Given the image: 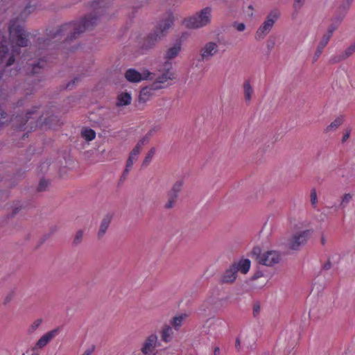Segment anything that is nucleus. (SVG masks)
I'll use <instances>...</instances> for the list:
<instances>
[{"instance_id":"7c9ffc66","label":"nucleus","mask_w":355,"mask_h":355,"mask_svg":"<svg viewBox=\"0 0 355 355\" xmlns=\"http://www.w3.org/2000/svg\"><path fill=\"white\" fill-rule=\"evenodd\" d=\"M155 153V148H151L150 149V150L148 151V153H147L146 157L144 158V159L142 162L143 166H146L149 164V163L150 162L152 157H153Z\"/></svg>"},{"instance_id":"603ef678","label":"nucleus","mask_w":355,"mask_h":355,"mask_svg":"<svg viewBox=\"0 0 355 355\" xmlns=\"http://www.w3.org/2000/svg\"><path fill=\"white\" fill-rule=\"evenodd\" d=\"M79 80V78H75L73 80L70 81L67 85V89H71L73 85L76 83V82L78 81Z\"/></svg>"},{"instance_id":"49530a36","label":"nucleus","mask_w":355,"mask_h":355,"mask_svg":"<svg viewBox=\"0 0 355 355\" xmlns=\"http://www.w3.org/2000/svg\"><path fill=\"white\" fill-rule=\"evenodd\" d=\"M141 150V149L139 148V146H135L130 152V155L136 157L140 153Z\"/></svg>"},{"instance_id":"de8ad7c7","label":"nucleus","mask_w":355,"mask_h":355,"mask_svg":"<svg viewBox=\"0 0 355 355\" xmlns=\"http://www.w3.org/2000/svg\"><path fill=\"white\" fill-rule=\"evenodd\" d=\"M331 267H332V263H331L330 259L329 258L327 259V261L322 266V269L324 270H328L331 269Z\"/></svg>"},{"instance_id":"f3484780","label":"nucleus","mask_w":355,"mask_h":355,"mask_svg":"<svg viewBox=\"0 0 355 355\" xmlns=\"http://www.w3.org/2000/svg\"><path fill=\"white\" fill-rule=\"evenodd\" d=\"M161 88L162 87L159 85H157V83H153L150 86L142 88L139 95V103H146L152 96L153 91Z\"/></svg>"},{"instance_id":"37998d69","label":"nucleus","mask_w":355,"mask_h":355,"mask_svg":"<svg viewBox=\"0 0 355 355\" xmlns=\"http://www.w3.org/2000/svg\"><path fill=\"white\" fill-rule=\"evenodd\" d=\"M234 28H235L238 31H243L245 28V25L243 23H238L234 22L233 24Z\"/></svg>"},{"instance_id":"4be33fe9","label":"nucleus","mask_w":355,"mask_h":355,"mask_svg":"<svg viewBox=\"0 0 355 355\" xmlns=\"http://www.w3.org/2000/svg\"><path fill=\"white\" fill-rule=\"evenodd\" d=\"M330 40L327 39V37L322 36L321 40L320 41L318 46L317 47V49L315 52L314 56H313V62H315L318 58L320 56V55L322 53L323 49L324 47L327 45L329 41Z\"/></svg>"},{"instance_id":"f704fd0d","label":"nucleus","mask_w":355,"mask_h":355,"mask_svg":"<svg viewBox=\"0 0 355 355\" xmlns=\"http://www.w3.org/2000/svg\"><path fill=\"white\" fill-rule=\"evenodd\" d=\"M49 185V182L44 180V179H42L40 181V183L37 186V191H39V192H42V191H46Z\"/></svg>"},{"instance_id":"423d86ee","label":"nucleus","mask_w":355,"mask_h":355,"mask_svg":"<svg viewBox=\"0 0 355 355\" xmlns=\"http://www.w3.org/2000/svg\"><path fill=\"white\" fill-rule=\"evenodd\" d=\"M9 33L10 41L17 47H26L29 45L28 33L21 25L17 23V20L10 21Z\"/></svg>"},{"instance_id":"aec40b11","label":"nucleus","mask_w":355,"mask_h":355,"mask_svg":"<svg viewBox=\"0 0 355 355\" xmlns=\"http://www.w3.org/2000/svg\"><path fill=\"white\" fill-rule=\"evenodd\" d=\"M181 50V44L180 42L175 43L173 46L169 48L166 53L165 58L171 60L175 58L179 54Z\"/></svg>"},{"instance_id":"f03ea898","label":"nucleus","mask_w":355,"mask_h":355,"mask_svg":"<svg viewBox=\"0 0 355 355\" xmlns=\"http://www.w3.org/2000/svg\"><path fill=\"white\" fill-rule=\"evenodd\" d=\"M38 107H33L24 116H17L12 121L13 125L21 130H33L39 125H51L57 121L53 115L44 116L37 113Z\"/></svg>"},{"instance_id":"58836bf2","label":"nucleus","mask_w":355,"mask_h":355,"mask_svg":"<svg viewBox=\"0 0 355 355\" xmlns=\"http://www.w3.org/2000/svg\"><path fill=\"white\" fill-rule=\"evenodd\" d=\"M311 202L313 206H315L318 202L317 193L314 188L311 191Z\"/></svg>"},{"instance_id":"bb28decb","label":"nucleus","mask_w":355,"mask_h":355,"mask_svg":"<svg viewBox=\"0 0 355 355\" xmlns=\"http://www.w3.org/2000/svg\"><path fill=\"white\" fill-rule=\"evenodd\" d=\"M343 122L342 117H337L333 122H331L325 129L326 132H329L336 130Z\"/></svg>"},{"instance_id":"c03bdc74","label":"nucleus","mask_w":355,"mask_h":355,"mask_svg":"<svg viewBox=\"0 0 355 355\" xmlns=\"http://www.w3.org/2000/svg\"><path fill=\"white\" fill-rule=\"evenodd\" d=\"M14 297V292H10L4 298L3 300V304H8L13 298Z\"/></svg>"},{"instance_id":"4468645a","label":"nucleus","mask_w":355,"mask_h":355,"mask_svg":"<svg viewBox=\"0 0 355 355\" xmlns=\"http://www.w3.org/2000/svg\"><path fill=\"white\" fill-rule=\"evenodd\" d=\"M157 336L155 334L148 336L141 349V352L144 355H155L154 351L157 346Z\"/></svg>"},{"instance_id":"0eeeda50","label":"nucleus","mask_w":355,"mask_h":355,"mask_svg":"<svg viewBox=\"0 0 355 355\" xmlns=\"http://www.w3.org/2000/svg\"><path fill=\"white\" fill-rule=\"evenodd\" d=\"M211 8L206 7L196 15L186 19L184 24L189 28H202L211 22Z\"/></svg>"},{"instance_id":"b1692460","label":"nucleus","mask_w":355,"mask_h":355,"mask_svg":"<svg viewBox=\"0 0 355 355\" xmlns=\"http://www.w3.org/2000/svg\"><path fill=\"white\" fill-rule=\"evenodd\" d=\"M173 334L172 327L168 325H164L162 331V340L165 343H168L172 340Z\"/></svg>"},{"instance_id":"680f3d73","label":"nucleus","mask_w":355,"mask_h":355,"mask_svg":"<svg viewBox=\"0 0 355 355\" xmlns=\"http://www.w3.org/2000/svg\"><path fill=\"white\" fill-rule=\"evenodd\" d=\"M130 168H127L125 166V168L123 173V175H122V178H125L126 175L128 174L129 171H130Z\"/></svg>"},{"instance_id":"c756f323","label":"nucleus","mask_w":355,"mask_h":355,"mask_svg":"<svg viewBox=\"0 0 355 355\" xmlns=\"http://www.w3.org/2000/svg\"><path fill=\"white\" fill-rule=\"evenodd\" d=\"M42 321L43 320L42 318H38L35 320L27 329V334H33L36 331V329L41 325Z\"/></svg>"},{"instance_id":"bf43d9fd","label":"nucleus","mask_w":355,"mask_h":355,"mask_svg":"<svg viewBox=\"0 0 355 355\" xmlns=\"http://www.w3.org/2000/svg\"><path fill=\"white\" fill-rule=\"evenodd\" d=\"M58 230V227L57 225H53L51 227L49 230V234H53Z\"/></svg>"},{"instance_id":"5fc2aeb1","label":"nucleus","mask_w":355,"mask_h":355,"mask_svg":"<svg viewBox=\"0 0 355 355\" xmlns=\"http://www.w3.org/2000/svg\"><path fill=\"white\" fill-rule=\"evenodd\" d=\"M148 0H136L137 7L140 8L145 4H147Z\"/></svg>"},{"instance_id":"2f4dec72","label":"nucleus","mask_w":355,"mask_h":355,"mask_svg":"<svg viewBox=\"0 0 355 355\" xmlns=\"http://www.w3.org/2000/svg\"><path fill=\"white\" fill-rule=\"evenodd\" d=\"M352 199V196L350 193H346L343 197V199L341 200V202L340 203L338 208L344 209L346 207V206L348 205V203L351 201Z\"/></svg>"},{"instance_id":"20e7f679","label":"nucleus","mask_w":355,"mask_h":355,"mask_svg":"<svg viewBox=\"0 0 355 355\" xmlns=\"http://www.w3.org/2000/svg\"><path fill=\"white\" fill-rule=\"evenodd\" d=\"M173 24V17L171 15H168L165 19L159 21L154 32L146 38L143 47L145 49L153 47L158 40L165 35Z\"/></svg>"},{"instance_id":"4d7b16f0","label":"nucleus","mask_w":355,"mask_h":355,"mask_svg":"<svg viewBox=\"0 0 355 355\" xmlns=\"http://www.w3.org/2000/svg\"><path fill=\"white\" fill-rule=\"evenodd\" d=\"M154 131H155L154 129H151L144 136L145 138H147V140L148 141H150V137L153 136Z\"/></svg>"},{"instance_id":"9d476101","label":"nucleus","mask_w":355,"mask_h":355,"mask_svg":"<svg viewBox=\"0 0 355 355\" xmlns=\"http://www.w3.org/2000/svg\"><path fill=\"white\" fill-rule=\"evenodd\" d=\"M182 180L176 181L173 184L171 189L167 192V201L164 205V208L166 209H171L175 207L179 197V194L182 191Z\"/></svg>"},{"instance_id":"4c0bfd02","label":"nucleus","mask_w":355,"mask_h":355,"mask_svg":"<svg viewBox=\"0 0 355 355\" xmlns=\"http://www.w3.org/2000/svg\"><path fill=\"white\" fill-rule=\"evenodd\" d=\"M275 45V39L272 37H269L266 42V46L268 49V53L271 51V50L274 48Z\"/></svg>"},{"instance_id":"8fccbe9b","label":"nucleus","mask_w":355,"mask_h":355,"mask_svg":"<svg viewBox=\"0 0 355 355\" xmlns=\"http://www.w3.org/2000/svg\"><path fill=\"white\" fill-rule=\"evenodd\" d=\"M95 350V346L92 345L89 348L86 349L82 355H92Z\"/></svg>"},{"instance_id":"3c124183","label":"nucleus","mask_w":355,"mask_h":355,"mask_svg":"<svg viewBox=\"0 0 355 355\" xmlns=\"http://www.w3.org/2000/svg\"><path fill=\"white\" fill-rule=\"evenodd\" d=\"M260 311V306L259 304H255L253 307V315L254 316H257Z\"/></svg>"},{"instance_id":"a211bd4d","label":"nucleus","mask_w":355,"mask_h":355,"mask_svg":"<svg viewBox=\"0 0 355 355\" xmlns=\"http://www.w3.org/2000/svg\"><path fill=\"white\" fill-rule=\"evenodd\" d=\"M344 15H337L331 19V23L327 28V32L322 36L327 37V39L330 40L334 32L338 28L343 21Z\"/></svg>"},{"instance_id":"6ab92c4d","label":"nucleus","mask_w":355,"mask_h":355,"mask_svg":"<svg viewBox=\"0 0 355 355\" xmlns=\"http://www.w3.org/2000/svg\"><path fill=\"white\" fill-rule=\"evenodd\" d=\"M46 61L43 58H40L37 61H33L28 64L31 67L29 73L32 75L39 74L46 66Z\"/></svg>"},{"instance_id":"412c9836","label":"nucleus","mask_w":355,"mask_h":355,"mask_svg":"<svg viewBox=\"0 0 355 355\" xmlns=\"http://www.w3.org/2000/svg\"><path fill=\"white\" fill-rule=\"evenodd\" d=\"M131 96L130 94L125 92L121 93L117 96L116 105L118 107L128 105L131 103Z\"/></svg>"},{"instance_id":"ddd939ff","label":"nucleus","mask_w":355,"mask_h":355,"mask_svg":"<svg viewBox=\"0 0 355 355\" xmlns=\"http://www.w3.org/2000/svg\"><path fill=\"white\" fill-rule=\"evenodd\" d=\"M280 259L281 256L279 252L270 250L264 252L261 255V258L259 263L266 266H272L273 265L278 263Z\"/></svg>"},{"instance_id":"0e129e2a","label":"nucleus","mask_w":355,"mask_h":355,"mask_svg":"<svg viewBox=\"0 0 355 355\" xmlns=\"http://www.w3.org/2000/svg\"><path fill=\"white\" fill-rule=\"evenodd\" d=\"M321 243L322 245H324L326 243V239L324 236H322L321 237Z\"/></svg>"},{"instance_id":"72a5a7b5","label":"nucleus","mask_w":355,"mask_h":355,"mask_svg":"<svg viewBox=\"0 0 355 355\" xmlns=\"http://www.w3.org/2000/svg\"><path fill=\"white\" fill-rule=\"evenodd\" d=\"M346 60V58L344 57V54L343 53L339 54V55H334V56H332L329 60V64H336V63H338L343 60Z\"/></svg>"},{"instance_id":"9b49d317","label":"nucleus","mask_w":355,"mask_h":355,"mask_svg":"<svg viewBox=\"0 0 355 355\" xmlns=\"http://www.w3.org/2000/svg\"><path fill=\"white\" fill-rule=\"evenodd\" d=\"M218 52V45L214 42H208L199 51L198 62L209 61Z\"/></svg>"},{"instance_id":"e433bc0d","label":"nucleus","mask_w":355,"mask_h":355,"mask_svg":"<svg viewBox=\"0 0 355 355\" xmlns=\"http://www.w3.org/2000/svg\"><path fill=\"white\" fill-rule=\"evenodd\" d=\"M7 121H8V116L0 106V128Z\"/></svg>"},{"instance_id":"f257e3e1","label":"nucleus","mask_w":355,"mask_h":355,"mask_svg":"<svg viewBox=\"0 0 355 355\" xmlns=\"http://www.w3.org/2000/svg\"><path fill=\"white\" fill-rule=\"evenodd\" d=\"M98 17L96 14L85 16L79 21H71L64 24L54 29L46 31L47 37H39L37 44L40 49L47 47L51 40H60L64 37V41L71 42L76 40L85 31L92 30L98 23Z\"/></svg>"},{"instance_id":"e2e57ef3","label":"nucleus","mask_w":355,"mask_h":355,"mask_svg":"<svg viewBox=\"0 0 355 355\" xmlns=\"http://www.w3.org/2000/svg\"><path fill=\"white\" fill-rule=\"evenodd\" d=\"M214 355H220V348L218 347H216L214 350Z\"/></svg>"},{"instance_id":"473e14b6","label":"nucleus","mask_w":355,"mask_h":355,"mask_svg":"<svg viewBox=\"0 0 355 355\" xmlns=\"http://www.w3.org/2000/svg\"><path fill=\"white\" fill-rule=\"evenodd\" d=\"M252 256L254 257L258 263H259V261L261 260V249L259 246H255L253 248L252 250Z\"/></svg>"},{"instance_id":"f8f14e48","label":"nucleus","mask_w":355,"mask_h":355,"mask_svg":"<svg viewBox=\"0 0 355 355\" xmlns=\"http://www.w3.org/2000/svg\"><path fill=\"white\" fill-rule=\"evenodd\" d=\"M152 73L144 70L142 73L135 69H128L125 73V78L130 83H139L141 80H153Z\"/></svg>"},{"instance_id":"774afa93","label":"nucleus","mask_w":355,"mask_h":355,"mask_svg":"<svg viewBox=\"0 0 355 355\" xmlns=\"http://www.w3.org/2000/svg\"><path fill=\"white\" fill-rule=\"evenodd\" d=\"M248 8H249V9H251V10H253V7H252V5L249 6H248Z\"/></svg>"},{"instance_id":"09e8293b","label":"nucleus","mask_w":355,"mask_h":355,"mask_svg":"<svg viewBox=\"0 0 355 355\" xmlns=\"http://www.w3.org/2000/svg\"><path fill=\"white\" fill-rule=\"evenodd\" d=\"M149 141L147 140V138H145L144 137L140 139L137 144V146H139V148H140L141 149V147L143 146H144L145 144H148Z\"/></svg>"},{"instance_id":"c85d7f7f","label":"nucleus","mask_w":355,"mask_h":355,"mask_svg":"<svg viewBox=\"0 0 355 355\" xmlns=\"http://www.w3.org/2000/svg\"><path fill=\"white\" fill-rule=\"evenodd\" d=\"M83 137L88 141H92L93 139H94L95 137H96V132L94 130L92 129H85V130H83L81 133Z\"/></svg>"},{"instance_id":"052dcab7","label":"nucleus","mask_w":355,"mask_h":355,"mask_svg":"<svg viewBox=\"0 0 355 355\" xmlns=\"http://www.w3.org/2000/svg\"><path fill=\"white\" fill-rule=\"evenodd\" d=\"M102 0H96L92 2V7L94 8V9H96L97 8V6L99 5L100 3V1H101Z\"/></svg>"},{"instance_id":"5701e85b","label":"nucleus","mask_w":355,"mask_h":355,"mask_svg":"<svg viewBox=\"0 0 355 355\" xmlns=\"http://www.w3.org/2000/svg\"><path fill=\"white\" fill-rule=\"evenodd\" d=\"M174 78V73L167 69L161 76L155 79L153 83H157V85H159V84L164 83L168 80H173Z\"/></svg>"},{"instance_id":"864d4df0","label":"nucleus","mask_w":355,"mask_h":355,"mask_svg":"<svg viewBox=\"0 0 355 355\" xmlns=\"http://www.w3.org/2000/svg\"><path fill=\"white\" fill-rule=\"evenodd\" d=\"M263 276V272L261 271H257L254 275L251 278V280H255V279H257L258 278L261 277Z\"/></svg>"},{"instance_id":"a19ab883","label":"nucleus","mask_w":355,"mask_h":355,"mask_svg":"<svg viewBox=\"0 0 355 355\" xmlns=\"http://www.w3.org/2000/svg\"><path fill=\"white\" fill-rule=\"evenodd\" d=\"M305 0H295L293 8L295 10L298 11L304 5Z\"/></svg>"},{"instance_id":"7ed1b4c3","label":"nucleus","mask_w":355,"mask_h":355,"mask_svg":"<svg viewBox=\"0 0 355 355\" xmlns=\"http://www.w3.org/2000/svg\"><path fill=\"white\" fill-rule=\"evenodd\" d=\"M6 37H0V80L3 77H10L17 74V69H10V67L15 61V55L19 54L17 48L9 51Z\"/></svg>"},{"instance_id":"cd10ccee","label":"nucleus","mask_w":355,"mask_h":355,"mask_svg":"<svg viewBox=\"0 0 355 355\" xmlns=\"http://www.w3.org/2000/svg\"><path fill=\"white\" fill-rule=\"evenodd\" d=\"M83 235L84 232L83 230H78L74 235V237L71 243V245L73 247L78 246L83 240Z\"/></svg>"},{"instance_id":"13d9d810","label":"nucleus","mask_w":355,"mask_h":355,"mask_svg":"<svg viewBox=\"0 0 355 355\" xmlns=\"http://www.w3.org/2000/svg\"><path fill=\"white\" fill-rule=\"evenodd\" d=\"M235 347L236 349L239 351L240 350V348H241V340L239 337H237L236 338V341H235Z\"/></svg>"},{"instance_id":"39448f33","label":"nucleus","mask_w":355,"mask_h":355,"mask_svg":"<svg viewBox=\"0 0 355 355\" xmlns=\"http://www.w3.org/2000/svg\"><path fill=\"white\" fill-rule=\"evenodd\" d=\"M250 268V261L248 259L234 262L221 275L220 282L222 284H232L236 280L239 270L243 274H246Z\"/></svg>"},{"instance_id":"a18cd8bd","label":"nucleus","mask_w":355,"mask_h":355,"mask_svg":"<svg viewBox=\"0 0 355 355\" xmlns=\"http://www.w3.org/2000/svg\"><path fill=\"white\" fill-rule=\"evenodd\" d=\"M136 159H137V158L135 157L132 156V155H130L129 157H128V159L127 160L126 166H125L127 168H131L132 165H133L134 160H136Z\"/></svg>"},{"instance_id":"ea45409f","label":"nucleus","mask_w":355,"mask_h":355,"mask_svg":"<svg viewBox=\"0 0 355 355\" xmlns=\"http://www.w3.org/2000/svg\"><path fill=\"white\" fill-rule=\"evenodd\" d=\"M10 187V182L0 180V193L6 191L8 188Z\"/></svg>"},{"instance_id":"1a4fd4ad","label":"nucleus","mask_w":355,"mask_h":355,"mask_svg":"<svg viewBox=\"0 0 355 355\" xmlns=\"http://www.w3.org/2000/svg\"><path fill=\"white\" fill-rule=\"evenodd\" d=\"M279 15L280 13L277 10H273L268 15L264 22L256 32L255 39L257 40H261L265 37V36L270 31Z\"/></svg>"},{"instance_id":"2eb2a0df","label":"nucleus","mask_w":355,"mask_h":355,"mask_svg":"<svg viewBox=\"0 0 355 355\" xmlns=\"http://www.w3.org/2000/svg\"><path fill=\"white\" fill-rule=\"evenodd\" d=\"M60 332V329L55 328L44 334L35 343L33 349L44 348L51 340H53Z\"/></svg>"},{"instance_id":"69168bd1","label":"nucleus","mask_w":355,"mask_h":355,"mask_svg":"<svg viewBox=\"0 0 355 355\" xmlns=\"http://www.w3.org/2000/svg\"><path fill=\"white\" fill-rule=\"evenodd\" d=\"M346 1H347V8H349L351 6L353 0H346Z\"/></svg>"},{"instance_id":"79ce46f5","label":"nucleus","mask_w":355,"mask_h":355,"mask_svg":"<svg viewBox=\"0 0 355 355\" xmlns=\"http://www.w3.org/2000/svg\"><path fill=\"white\" fill-rule=\"evenodd\" d=\"M21 209V207H15L11 213L8 214L6 217L8 218H14Z\"/></svg>"},{"instance_id":"338daca9","label":"nucleus","mask_w":355,"mask_h":355,"mask_svg":"<svg viewBox=\"0 0 355 355\" xmlns=\"http://www.w3.org/2000/svg\"><path fill=\"white\" fill-rule=\"evenodd\" d=\"M42 166H46V167H47V166H49V163H48V162H46V163H43V164H42Z\"/></svg>"},{"instance_id":"6e6d98bb","label":"nucleus","mask_w":355,"mask_h":355,"mask_svg":"<svg viewBox=\"0 0 355 355\" xmlns=\"http://www.w3.org/2000/svg\"><path fill=\"white\" fill-rule=\"evenodd\" d=\"M350 135V130H347L346 132L343 135L342 142H345L349 137Z\"/></svg>"},{"instance_id":"393cba45","label":"nucleus","mask_w":355,"mask_h":355,"mask_svg":"<svg viewBox=\"0 0 355 355\" xmlns=\"http://www.w3.org/2000/svg\"><path fill=\"white\" fill-rule=\"evenodd\" d=\"M243 90H244V97L245 101H250L252 98V94L253 93L252 87L250 85L249 80L245 81L243 83Z\"/></svg>"},{"instance_id":"dca6fc26","label":"nucleus","mask_w":355,"mask_h":355,"mask_svg":"<svg viewBox=\"0 0 355 355\" xmlns=\"http://www.w3.org/2000/svg\"><path fill=\"white\" fill-rule=\"evenodd\" d=\"M113 216L111 214H106L101 220L98 230L97 232V238L98 240L102 239L106 234V232L112 222Z\"/></svg>"},{"instance_id":"a878e982","label":"nucleus","mask_w":355,"mask_h":355,"mask_svg":"<svg viewBox=\"0 0 355 355\" xmlns=\"http://www.w3.org/2000/svg\"><path fill=\"white\" fill-rule=\"evenodd\" d=\"M187 317L186 314H181L178 316L173 317L171 321V325L175 329L178 330L182 326L183 320Z\"/></svg>"},{"instance_id":"6e6552de","label":"nucleus","mask_w":355,"mask_h":355,"mask_svg":"<svg viewBox=\"0 0 355 355\" xmlns=\"http://www.w3.org/2000/svg\"><path fill=\"white\" fill-rule=\"evenodd\" d=\"M313 233L312 230H306L295 232L287 240L286 247L293 251H298L301 247L305 245L309 238Z\"/></svg>"},{"instance_id":"c9c22d12","label":"nucleus","mask_w":355,"mask_h":355,"mask_svg":"<svg viewBox=\"0 0 355 355\" xmlns=\"http://www.w3.org/2000/svg\"><path fill=\"white\" fill-rule=\"evenodd\" d=\"M355 52V42L349 45L343 53L344 57L347 59Z\"/></svg>"}]
</instances>
